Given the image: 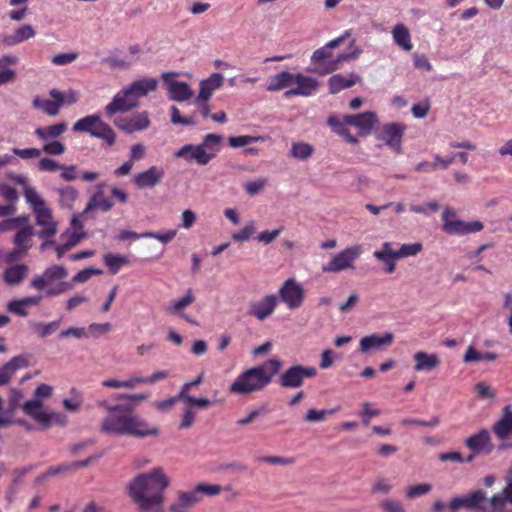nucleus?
Instances as JSON below:
<instances>
[{
    "mask_svg": "<svg viewBox=\"0 0 512 512\" xmlns=\"http://www.w3.org/2000/svg\"><path fill=\"white\" fill-rule=\"evenodd\" d=\"M99 405L108 412L101 422V431L104 433L138 438L159 434L158 427L150 426L144 418L134 413L135 403L111 405L104 400Z\"/></svg>",
    "mask_w": 512,
    "mask_h": 512,
    "instance_id": "f257e3e1",
    "label": "nucleus"
},
{
    "mask_svg": "<svg viewBox=\"0 0 512 512\" xmlns=\"http://www.w3.org/2000/svg\"><path fill=\"white\" fill-rule=\"evenodd\" d=\"M170 479L163 468L155 467L142 473L129 484V494L141 512H161L164 503V491Z\"/></svg>",
    "mask_w": 512,
    "mask_h": 512,
    "instance_id": "f03ea898",
    "label": "nucleus"
},
{
    "mask_svg": "<svg viewBox=\"0 0 512 512\" xmlns=\"http://www.w3.org/2000/svg\"><path fill=\"white\" fill-rule=\"evenodd\" d=\"M282 363L277 358L248 368L241 372L230 385V392L236 395H250L265 390L280 371Z\"/></svg>",
    "mask_w": 512,
    "mask_h": 512,
    "instance_id": "7ed1b4c3",
    "label": "nucleus"
},
{
    "mask_svg": "<svg viewBox=\"0 0 512 512\" xmlns=\"http://www.w3.org/2000/svg\"><path fill=\"white\" fill-rule=\"evenodd\" d=\"M223 137L219 134L209 133L199 144H186L175 151V158H182L188 163L195 162L205 166L214 159L222 148Z\"/></svg>",
    "mask_w": 512,
    "mask_h": 512,
    "instance_id": "20e7f679",
    "label": "nucleus"
},
{
    "mask_svg": "<svg viewBox=\"0 0 512 512\" xmlns=\"http://www.w3.org/2000/svg\"><path fill=\"white\" fill-rule=\"evenodd\" d=\"M67 276L65 267L52 265L42 274L36 275L30 286L38 291H44L46 297L58 296L71 289V284L65 281Z\"/></svg>",
    "mask_w": 512,
    "mask_h": 512,
    "instance_id": "39448f33",
    "label": "nucleus"
},
{
    "mask_svg": "<svg viewBox=\"0 0 512 512\" xmlns=\"http://www.w3.org/2000/svg\"><path fill=\"white\" fill-rule=\"evenodd\" d=\"M26 202L34 212L36 224L42 229L38 232L41 239H52L58 228V223L54 220L52 210L48 207L45 200L38 191L27 190Z\"/></svg>",
    "mask_w": 512,
    "mask_h": 512,
    "instance_id": "423d86ee",
    "label": "nucleus"
},
{
    "mask_svg": "<svg viewBox=\"0 0 512 512\" xmlns=\"http://www.w3.org/2000/svg\"><path fill=\"white\" fill-rule=\"evenodd\" d=\"M72 129L78 133H89L92 137L103 140L109 146L116 142V133L98 114L80 118L74 123Z\"/></svg>",
    "mask_w": 512,
    "mask_h": 512,
    "instance_id": "0eeeda50",
    "label": "nucleus"
},
{
    "mask_svg": "<svg viewBox=\"0 0 512 512\" xmlns=\"http://www.w3.org/2000/svg\"><path fill=\"white\" fill-rule=\"evenodd\" d=\"M361 253V246H349L336 253L330 261L324 264L322 271L326 273H340L345 270L354 269L355 261L360 257Z\"/></svg>",
    "mask_w": 512,
    "mask_h": 512,
    "instance_id": "6e6552de",
    "label": "nucleus"
},
{
    "mask_svg": "<svg viewBox=\"0 0 512 512\" xmlns=\"http://www.w3.org/2000/svg\"><path fill=\"white\" fill-rule=\"evenodd\" d=\"M277 297L289 310H296L304 303L305 290L296 279L288 278L280 286Z\"/></svg>",
    "mask_w": 512,
    "mask_h": 512,
    "instance_id": "1a4fd4ad",
    "label": "nucleus"
},
{
    "mask_svg": "<svg viewBox=\"0 0 512 512\" xmlns=\"http://www.w3.org/2000/svg\"><path fill=\"white\" fill-rule=\"evenodd\" d=\"M317 375V370L312 366L293 365L286 369L279 377V385L286 389L300 388L307 378Z\"/></svg>",
    "mask_w": 512,
    "mask_h": 512,
    "instance_id": "9d476101",
    "label": "nucleus"
},
{
    "mask_svg": "<svg viewBox=\"0 0 512 512\" xmlns=\"http://www.w3.org/2000/svg\"><path fill=\"white\" fill-rule=\"evenodd\" d=\"M449 215H456V211L453 208L447 207L442 213V228L450 235H467L479 232L484 228L483 223L479 220L465 222L459 219H454L453 221L448 222L446 218Z\"/></svg>",
    "mask_w": 512,
    "mask_h": 512,
    "instance_id": "9b49d317",
    "label": "nucleus"
},
{
    "mask_svg": "<svg viewBox=\"0 0 512 512\" xmlns=\"http://www.w3.org/2000/svg\"><path fill=\"white\" fill-rule=\"evenodd\" d=\"M406 126L401 123L392 122L383 125L381 130L378 132L377 138L392 149L395 153H402V138Z\"/></svg>",
    "mask_w": 512,
    "mask_h": 512,
    "instance_id": "f8f14e48",
    "label": "nucleus"
},
{
    "mask_svg": "<svg viewBox=\"0 0 512 512\" xmlns=\"http://www.w3.org/2000/svg\"><path fill=\"white\" fill-rule=\"evenodd\" d=\"M139 106V101H135L131 91L126 87L118 91L105 106V114L107 117H112L117 113H126Z\"/></svg>",
    "mask_w": 512,
    "mask_h": 512,
    "instance_id": "ddd939ff",
    "label": "nucleus"
},
{
    "mask_svg": "<svg viewBox=\"0 0 512 512\" xmlns=\"http://www.w3.org/2000/svg\"><path fill=\"white\" fill-rule=\"evenodd\" d=\"M320 87L319 81L302 73H293L292 88L284 92L285 98L293 96L309 97Z\"/></svg>",
    "mask_w": 512,
    "mask_h": 512,
    "instance_id": "4468645a",
    "label": "nucleus"
},
{
    "mask_svg": "<svg viewBox=\"0 0 512 512\" xmlns=\"http://www.w3.org/2000/svg\"><path fill=\"white\" fill-rule=\"evenodd\" d=\"M113 123L119 130L127 134H132L146 130L150 126L151 121L148 112L142 111L131 116L118 117Z\"/></svg>",
    "mask_w": 512,
    "mask_h": 512,
    "instance_id": "2eb2a0df",
    "label": "nucleus"
},
{
    "mask_svg": "<svg viewBox=\"0 0 512 512\" xmlns=\"http://www.w3.org/2000/svg\"><path fill=\"white\" fill-rule=\"evenodd\" d=\"M176 76L177 73L174 72H164L162 74L169 98L177 102L187 101L193 96V90L188 83L175 80Z\"/></svg>",
    "mask_w": 512,
    "mask_h": 512,
    "instance_id": "dca6fc26",
    "label": "nucleus"
},
{
    "mask_svg": "<svg viewBox=\"0 0 512 512\" xmlns=\"http://www.w3.org/2000/svg\"><path fill=\"white\" fill-rule=\"evenodd\" d=\"M495 436L502 441L499 449H506L512 447V443L506 441L512 437V408L506 405L502 410L501 418L496 421L492 427Z\"/></svg>",
    "mask_w": 512,
    "mask_h": 512,
    "instance_id": "f3484780",
    "label": "nucleus"
},
{
    "mask_svg": "<svg viewBox=\"0 0 512 512\" xmlns=\"http://www.w3.org/2000/svg\"><path fill=\"white\" fill-rule=\"evenodd\" d=\"M165 176L164 168L152 165L146 170L136 174L133 183L138 189H153L161 183Z\"/></svg>",
    "mask_w": 512,
    "mask_h": 512,
    "instance_id": "a211bd4d",
    "label": "nucleus"
},
{
    "mask_svg": "<svg viewBox=\"0 0 512 512\" xmlns=\"http://www.w3.org/2000/svg\"><path fill=\"white\" fill-rule=\"evenodd\" d=\"M278 305V297L275 294H267L262 299L250 304L248 314L259 321H264L270 317Z\"/></svg>",
    "mask_w": 512,
    "mask_h": 512,
    "instance_id": "6ab92c4d",
    "label": "nucleus"
},
{
    "mask_svg": "<svg viewBox=\"0 0 512 512\" xmlns=\"http://www.w3.org/2000/svg\"><path fill=\"white\" fill-rule=\"evenodd\" d=\"M49 94L53 100L35 97L32 105L34 108L42 110L49 116H57L61 107L65 104V94L57 89H51Z\"/></svg>",
    "mask_w": 512,
    "mask_h": 512,
    "instance_id": "aec40b11",
    "label": "nucleus"
},
{
    "mask_svg": "<svg viewBox=\"0 0 512 512\" xmlns=\"http://www.w3.org/2000/svg\"><path fill=\"white\" fill-rule=\"evenodd\" d=\"M377 122L378 117L372 111L344 116V123L356 127L362 136L369 135Z\"/></svg>",
    "mask_w": 512,
    "mask_h": 512,
    "instance_id": "412c9836",
    "label": "nucleus"
},
{
    "mask_svg": "<svg viewBox=\"0 0 512 512\" xmlns=\"http://www.w3.org/2000/svg\"><path fill=\"white\" fill-rule=\"evenodd\" d=\"M393 340L394 335L391 332H386L382 335L373 333L361 338L359 350L364 354L371 353L389 347L393 343Z\"/></svg>",
    "mask_w": 512,
    "mask_h": 512,
    "instance_id": "4be33fe9",
    "label": "nucleus"
},
{
    "mask_svg": "<svg viewBox=\"0 0 512 512\" xmlns=\"http://www.w3.org/2000/svg\"><path fill=\"white\" fill-rule=\"evenodd\" d=\"M465 445L474 453L489 454L493 451L494 446L491 442V436L488 430L482 429L478 433L471 435L465 440Z\"/></svg>",
    "mask_w": 512,
    "mask_h": 512,
    "instance_id": "5701e85b",
    "label": "nucleus"
},
{
    "mask_svg": "<svg viewBox=\"0 0 512 512\" xmlns=\"http://www.w3.org/2000/svg\"><path fill=\"white\" fill-rule=\"evenodd\" d=\"M223 80L224 77L220 73H213L207 79L202 80L200 82L199 94L195 103L200 105L202 102H208L213 92L222 86Z\"/></svg>",
    "mask_w": 512,
    "mask_h": 512,
    "instance_id": "b1692460",
    "label": "nucleus"
},
{
    "mask_svg": "<svg viewBox=\"0 0 512 512\" xmlns=\"http://www.w3.org/2000/svg\"><path fill=\"white\" fill-rule=\"evenodd\" d=\"M104 184H99L95 193L89 198L82 214H89L93 210L108 212L114 207V202L105 196L103 191Z\"/></svg>",
    "mask_w": 512,
    "mask_h": 512,
    "instance_id": "393cba45",
    "label": "nucleus"
},
{
    "mask_svg": "<svg viewBox=\"0 0 512 512\" xmlns=\"http://www.w3.org/2000/svg\"><path fill=\"white\" fill-rule=\"evenodd\" d=\"M373 256L383 264L384 271L392 274L396 270V260L399 259L390 242H383L379 250L374 251Z\"/></svg>",
    "mask_w": 512,
    "mask_h": 512,
    "instance_id": "a878e982",
    "label": "nucleus"
},
{
    "mask_svg": "<svg viewBox=\"0 0 512 512\" xmlns=\"http://www.w3.org/2000/svg\"><path fill=\"white\" fill-rule=\"evenodd\" d=\"M158 84V79L153 77H144L133 81L127 86V88L131 91L135 101H139L140 98L154 92L157 89Z\"/></svg>",
    "mask_w": 512,
    "mask_h": 512,
    "instance_id": "bb28decb",
    "label": "nucleus"
},
{
    "mask_svg": "<svg viewBox=\"0 0 512 512\" xmlns=\"http://www.w3.org/2000/svg\"><path fill=\"white\" fill-rule=\"evenodd\" d=\"M29 366L26 355H17L0 368V386L7 384L17 370Z\"/></svg>",
    "mask_w": 512,
    "mask_h": 512,
    "instance_id": "cd10ccee",
    "label": "nucleus"
},
{
    "mask_svg": "<svg viewBox=\"0 0 512 512\" xmlns=\"http://www.w3.org/2000/svg\"><path fill=\"white\" fill-rule=\"evenodd\" d=\"M41 295H33L21 299H14L7 304V310L15 315L26 317L28 307L38 306L42 301Z\"/></svg>",
    "mask_w": 512,
    "mask_h": 512,
    "instance_id": "c85d7f7f",
    "label": "nucleus"
},
{
    "mask_svg": "<svg viewBox=\"0 0 512 512\" xmlns=\"http://www.w3.org/2000/svg\"><path fill=\"white\" fill-rule=\"evenodd\" d=\"M506 486L505 488L493 495L490 499V504L493 510H503L507 503L512 504V468L509 469L505 477Z\"/></svg>",
    "mask_w": 512,
    "mask_h": 512,
    "instance_id": "c756f323",
    "label": "nucleus"
},
{
    "mask_svg": "<svg viewBox=\"0 0 512 512\" xmlns=\"http://www.w3.org/2000/svg\"><path fill=\"white\" fill-rule=\"evenodd\" d=\"M360 81V76L354 72L348 75L334 74L328 80L329 91L332 94H336L343 89L350 88Z\"/></svg>",
    "mask_w": 512,
    "mask_h": 512,
    "instance_id": "7c9ffc66",
    "label": "nucleus"
},
{
    "mask_svg": "<svg viewBox=\"0 0 512 512\" xmlns=\"http://www.w3.org/2000/svg\"><path fill=\"white\" fill-rule=\"evenodd\" d=\"M415 365L414 370L416 372L432 371L440 365V359L435 353H426L424 351H418L413 356Z\"/></svg>",
    "mask_w": 512,
    "mask_h": 512,
    "instance_id": "2f4dec72",
    "label": "nucleus"
},
{
    "mask_svg": "<svg viewBox=\"0 0 512 512\" xmlns=\"http://www.w3.org/2000/svg\"><path fill=\"white\" fill-rule=\"evenodd\" d=\"M68 125L66 122H59L49 126L37 127L34 134L42 142L57 140L62 134L67 131Z\"/></svg>",
    "mask_w": 512,
    "mask_h": 512,
    "instance_id": "473e14b6",
    "label": "nucleus"
},
{
    "mask_svg": "<svg viewBox=\"0 0 512 512\" xmlns=\"http://www.w3.org/2000/svg\"><path fill=\"white\" fill-rule=\"evenodd\" d=\"M393 40L397 46L404 51H411L413 44L411 42V34L409 29L403 23L396 24L391 31Z\"/></svg>",
    "mask_w": 512,
    "mask_h": 512,
    "instance_id": "72a5a7b5",
    "label": "nucleus"
},
{
    "mask_svg": "<svg viewBox=\"0 0 512 512\" xmlns=\"http://www.w3.org/2000/svg\"><path fill=\"white\" fill-rule=\"evenodd\" d=\"M293 73L282 71L268 78L267 91L277 92L286 88H292Z\"/></svg>",
    "mask_w": 512,
    "mask_h": 512,
    "instance_id": "f704fd0d",
    "label": "nucleus"
},
{
    "mask_svg": "<svg viewBox=\"0 0 512 512\" xmlns=\"http://www.w3.org/2000/svg\"><path fill=\"white\" fill-rule=\"evenodd\" d=\"M35 30L30 24L19 27L14 34L4 35L3 42L8 46H15L35 36Z\"/></svg>",
    "mask_w": 512,
    "mask_h": 512,
    "instance_id": "c9c22d12",
    "label": "nucleus"
},
{
    "mask_svg": "<svg viewBox=\"0 0 512 512\" xmlns=\"http://www.w3.org/2000/svg\"><path fill=\"white\" fill-rule=\"evenodd\" d=\"M29 268L26 264H16L6 268L3 273L4 281L9 285L20 284L26 277Z\"/></svg>",
    "mask_w": 512,
    "mask_h": 512,
    "instance_id": "e433bc0d",
    "label": "nucleus"
},
{
    "mask_svg": "<svg viewBox=\"0 0 512 512\" xmlns=\"http://www.w3.org/2000/svg\"><path fill=\"white\" fill-rule=\"evenodd\" d=\"M202 497L199 491H197V487L191 491H181L178 493V499L175 501L171 507H178L181 509H187L199 503Z\"/></svg>",
    "mask_w": 512,
    "mask_h": 512,
    "instance_id": "4c0bfd02",
    "label": "nucleus"
},
{
    "mask_svg": "<svg viewBox=\"0 0 512 512\" xmlns=\"http://www.w3.org/2000/svg\"><path fill=\"white\" fill-rule=\"evenodd\" d=\"M468 509H480L488 512H496L493 510L490 500L486 501V493L483 490H477L467 495Z\"/></svg>",
    "mask_w": 512,
    "mask_h": 512,
    "instance_id": "58836bf2",
    "label": "nucleus"
},
{
    "mask_svg": "<svg viewBox=\"0 0 512 512\" xmlns=\"http://www.w3.org/2000/svg\"><path fill=\"white\" fill-rule=\"evenodd\" d=\"M59 195V204L62 208L71 209L78 198V190L70 185L59 187L57 189Z\"/></svg>",
    "mask_w": 512,
    "mask_h": 512,
    "instance_id": "ea45409f",
    "label": "nucleus"
},
{
    "mask_svg": "<svg viewBox=\"0 0 512 512\" xmlns=\"http://www.w3.org/2000/svg\"><path fill=\"white\" fill-rule=\"evenodd\" d=\"M24 412L42 423L46 420L47 411L43 408L42 402L39 399H32L27 401L23 406Z\"/></svg>",
    "mask_w": 512,
    "mask_h": 512,
    "instance_id": "a19ab883",
    "label": "nucleus"
},
{
    "mask_svg": "<svg viewBox=\"0 0 512 512\" xmlns=\"http://www.w3.org/2000/svg\"><path fill=\"white\" fill-rule=\"evenodd\" d=\"M34 235V229L32 226H26L21 228L14 237V243L16 247L22 251H26L31 247V238Z\"/></svg>",
    "mask_w": 512,
    "mask_h": 512,
    "instance_id": "79ce46f5",
    "label": "nucleus"
},
{
    "mask_svg": "<svg viewBox=\"0 0 512 512\" xmlns=\"http://www.w3.org/2000/svg\"><path fill=\"white\" fill-rule=\"evenodd\" d=\"M498 358V355L494 352L481 353L474 349L473 346H469L464 354L463 361L465 363H472L477 361H494Z\"/></svg>",
    "mask_w": 512,
    "mask_h": 512,
    "instance_id": "37998d69",
    "label": "nucleus"
},
{
    "mask_svg": "<svg viewBox=\"0 0 512 512\" xmlns=\"http://www.w3.org/2000/svg\"><path fill=\"white\" fill-rule=\"evenodd\" d=\"M361 53L362 49L358 47L354 48V50L349 53H341L337 56V58L334 61L329 63V66L324 71L317 72L319 74H325L337 70L343 62L349 61L351 59H356Z\"/></svg>",
    "mask_w": 512,
    "mask_h": 512,
    "instance_id": "c03bdc74",
    "label": "nucleus"
},
{
    "mask_svg": "<svg viewBox=\"0 0 512 512\" xmlns=\"http://www.w3.org/2000/svg\"><path fill=\"white\" fill-rule=\"evenodd\" d=\"M103 260L105 265L109 268L112 274H117L121 267L128 264L129 262L126 256L113 253L105 254Z\"/></svg>",
    "mask_w": 512,
    "mask_h": 512,
    "instance_id": "a18cd8bd",
    "label": "nucleus"
},
{
    "mask_svg": "<svg viewBox=\"0 0 512 512\" xmlns=\"http://www.w3.org/2000/svg\"><path fill=\"white\" fill-rule=\"evenodd\" d=\"M313 152V146L305 142H294L290 151L291 156L299 160L308 159L312 156Z\"/></svg>",
    "mask_w": 512,
    "mask_h": 512,
    "instance_id": "49530a36",
    "label": "nucleus"
},
{
    "mask_svg": "<svg viewBox=\"0 0 512 512\" xmlns=\"http://www.w3.org/2000/svg\"><path fill=\"white\" fill-rule=\"evenodd\" d=\"M328 124L333 127L338 134L342 135L347 142L352 144L358 143V138L349 132L346 127L347 124H345L344 121L341 122L336 117H330L328 119Z\"/></svg>",
    "mask_w": 512,
    "mask_h": 512,
    "instance_id": "de8ad7c7",
    "label": "nucleus"
},
{
    "mask_svg": "<svg viewBox=\"0 0 512 512\" xmlns=\"http://www.w3.org/2000/svg\"><path fill=\"white\" fill-rule=\"evenodd\" d=\"M195 301L192 289H188L185 296L181 299L174 301L170 307V313L180 314L186 307Z\"/></svg>",
    "mask_w": 512,
    "mask_h": 512,
    "instance_id": "09e8293b",
    "label": "nucleus"
},
{
    "mask_svg": "<svg viewBox=\"0 0 512 512\" xmlns=\"http://www.w3.org/2000/svg\"><path fill=\"white\" fill-rule=\"evenodd\" d=\"M400 424L404 427L408 426H424L429 428H435L440 424V418L437 415L432 416L429 420H421L416 418H404L401 420Z\"/></svg>",
    "mask_w": 512,
    "mask_h": 512,
    "instance_id": "8fccbe9b",
    "label": "nucleus"
},
{
    "mask_svg": "<svg viewBox=\"0 0 512 512\" xmlns=\"http://www.w3.org/2000/svg\"><path fill=\"white\" fill-rule=\"evenodd\" d=\"M423 250L420 242L402 244L398 250H395L399 259L418 255Z\"/></svg>",
    "mask_w": 512,
    "mask_h": 512,
    "instance_id": "3c124183",
    "label": "nucleus"
},
{
    "mask_svg": "<svg viewBox=\"0 0 512 512\" xmlns=\"http://www.w3.org/2000/svg\"><path fill=\"white\" fill-rule=\"evenodd\" d=\"M263 141L262 136H250V135H241V136H231L229 138V145L232 148H240L246 145Z\"/></svg>",
    "mask_w": 512,
    "mask_h": 512,
    "instance_id": "603ef678",
    "label": "nucleus"
},
{
    "mask_svg": "<svg viewBox=\"0 0 512 512\" xmlns=\"http://www.w3.org/2000/svg\"><path fill=\"white\" fill-rule=\"evenodd\" d=\"M338 410H339L338 407L333 408L331 410L309 409L307 414L304 417V421L309 422V423L323 422L329 414H332Z\"/></svg>",
    "mask_w": 512,
    "mask_h": 512,
    "instance_id": "864d4df0",
    "label": "nucleus"
},
{
    "mask_svg": "<svg viewBox=\"0 0 512 512\" xmlns=\"http://www.w3.org/2000/svg\"><path fill=\"white\" fill-rule=\"evenodd\" d=\"M256 222L249 221L240 231L232 234V239L236 242H243L249 240L255 233Z\"/></svg>",
    "mask_w": 512,
    "mask_h": 512,
    "instance_id": "5fc2aeb1",
    "label": "nucleus"
},
{
    "mask_svg": "<svg viewBox=\"0 0 512 512\" xmlns=\"http://www.w3.org/2000/svg\"><path fill=\"white\" fill-rule=\"evenodd\" d=\"M440 209V205L437 201L432 200L424 205H410L409 210L413 213L429 215L430 213H436Z\"/></svg>",
    "mask_w": 512,
    "mask_h": 512,
    "instance_id": "6e6d98bb",
    "label": "nucleus"
},
{
    "mask_svg": "<svg viewBox=\"0 0 512 512\" xmlns=\"http://www.w3.org/2000/svg\"><path fill=\"white\" fill-rule=\"evenodd\" d=\"M60 323V320L49 323L36 322L33 327L40 337H46L56 331L60 327Z\"/></svg>",
    "mask_w": 512,
    "mask_h": 512,
    "instance_id": "4d7b16f0",
    "label": "nucleus"
},
{
    "mask_svg": "<svg viewBox=\"0 0 512 512\" xmlns=\"http://www.w3.org/2000/svg\"><path fill=\"white\" fill-rule=\"evenodd\" d=\"M267 178H258L255 180L248 181L244 184L246 193L250 196L259 194L267 185Z\"/></svg>",
    "mask_w": 512,
    "mask_h": 512,
    "instance_id": "13d9d810",
    "label": "nucleus"
},
{
    "mask_svg": "<svg viewBox=\"0 0 512 512\" xmlns=\"http://www.w3.org/2000/svg\"><path fill=\"white\" fill-rule=\"evenodd\" d=\"M431 490L432 485L428 483L412 485L406 489V496L409 499H415L429 493Z\"/></svg>",
    "mask_w": 512,
    "mask_h": 512,
    "instance_id": "bf43d9fd",
    "label": "nucleus"
},
{
    "mask_svg": "<svg viewBox=\"0 0 512 512\" xmlns=\"http://www.w3.org/2000/svg\"><path fill=\"white\" fill-rule=\"evenodd\" d=\"M179 397H182V401H184L188 407L197 406L199 408H207L211 405V401L208 398H197L184 393H179Z\"/></svg>",
    "mask_w": 512,
    "mask_h": 512,
    "instance_id": "052dcab7",
    "label": "nucleus"
},
{
    "mask_svg": "<svg viewBox=\"0 0 512 512\" xmlns=\"http://www.w3.org/2000/svg\"><path fill=\"white\" fill-rule=\"evenodd\" d=\"M41 151H43L49 155L59 156V155H62L66 151V147L62 142H60L58 140H53V141L44 142V145H43V148Z\"/></svg>",
    "mask_w": 512,
    "mask_h": 512,
    "instance_id": "680f3d73",
    "label": "nucleus"
},
{
    "mask_svg": "<svg viewBox=\"0 0 512 512\" xmlns=\"http://www.w3.org/2000/svg\"><path fill=\"white\" fill-rule=\"evenodd\" d=\"M380 414L379 409L372 408L371 403L364 402L362 403V411L360 412V416L362 418V421L364 425H369L371 419L373 417H376Z\"/></svg>",
    "mask_w": 512,
    "mask_h": 512,
    "instance_id": "e2e57ef3",
    "label": "nucleus"
},
{
    "mask_svg": "<svg viewBox=\"0 0 512 512\" xmlns=\"http://www.w3.org/2000/svg\"><path fill=\"white\" fill-rule=\"evenodd\" d=\"M12 152L14 155L24 160L35 159L40 157L42 151L38 148H13Z\"/></svg>",
    "mask_w": 512,
    "mask_h": 512,
    "instance_id": "0e129e2a",
    "label": "nucleus"
},
{
    "mask_svg": "<svg viewBox=\"0 0 512 512\" xmlns=\"http://www.w3.org/2000/svg\"><path fill=\"white\" fill-rule=\"evenodd\" d=\"M269 412V409L266 405H263L259 408H256V409H253L249 412V414L242 418V419H239L237 421V424L240 425V426H245V425H248L250 424L254 419H256L257 417L261 416V415H264L266 413Z\"/></svg>",
    "mask_w": 512,
    "mask_h": 512,
    "instance_id": "69168bd1",
    "label": "nucleus"
},
{
    "mask_svg": "<svg viewBox=\"0 0 512 512\" xmlns=\"http://www.w3.org/2000/svg\"><path fill=\"white\" fill-rule=\"evenodd\" d=\"M171 122L173 124L192 126L195 121L192 117H183L180 115V111L176 106L171 107Z\"/></svg>",
    "mask_w": 512,
    "mask_h": 512,
    "instance_id": "338daca9",
    "label": "nucleus"
},
{
    "mask_svg": "<svg viewBox=\"0 0 512 512\" xmlns=\"http://www.w3.org/2000/svg\"><path fill=\"white\" fill-rule=\"evenodd\" d=\"M503 308L506 311V320L509 327V332L512 335V294L507 293L504 296Z\"/></svg>",
    "mask_w": 512,
    "mask_h": 512,
    "instance_id": "774afa93",
    "label": "nucleus"
}]
</instances>
